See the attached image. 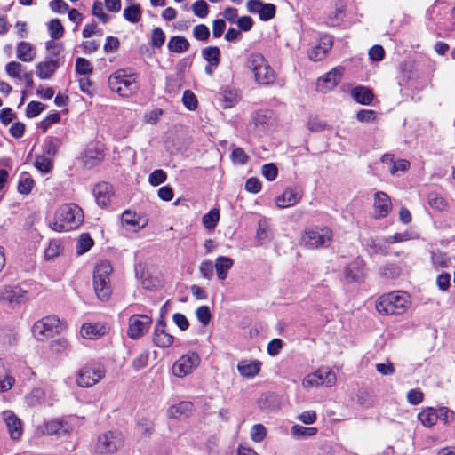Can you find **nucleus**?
I'll use <instances>...</instances> for the list:
<instances>
[{"label":"nucleus","instance_id":"obj_45","mask_svg":"<svg viewBox=\"0 0 455 455\" xmlns=\"http://www.w3.org/2000/svg\"><path fill=\"white\" fill-rule=\"evenodd\" d=\"M220 220V212L218 209H212L202 218V222L207 229H213Z\"/></svg>","mask_w":455,"mask_h":455},{"label":"nucleus","instance_id":"obj_19","mask_svg":"<svg viewBox=\"0 0 455 455\" xmlns=\"http://www.w3.org/2000/svg\"><path fill=\"white\" fill-rule=\"evenodd\" d=\"M93 195L98 205L105 207L110 203L113 196V188L108 182H100L94 187Z\"/></svg>","mask_w":455,"mask_h":455},{"label":"nucleus","instance_id":"obj_5","mask_svg":"<svg viewBox=\"0 0 455 455\" xmlns=\"http://www.w3.org/2000/svg\"><path fill=\"white\" fill-rule=\"evenodd\" d=\"M106 376L105 367L96 362H90L76 372V383L78 387L88 388L100 382Z\"/></svg>","mask_w":455,"mask_h":455},{"label":"nucleus","instance_id":"obj_48","mask_svg":"<svg viewBox=\"0 0 455 455\" xmlns=\"http://www.w3.org/2000/svg\"><path fill=\"white\" fill-rule=\"evenodd\" d=\"M432 264L435 268L447 267L449 265V258L446 253L441 251H433L431 253Z\"/></svg>","mask_w":455,"mask_h":455},{"label":"nucleus","instance_id":"obj_36","mask_svg":"<svg viewBox=\"0 0 455 455\" xmlns=\"http://www.w3.org/2000/svg\"><path fill=\"white\" fill-rule=\"evenodd\" d=\"M60 140L56 137H47L44 140L43 155L48 157H53L58 153L60 147Z\"/></svg>","mask_w":455,"mask_h":455},{"label":"nucleus","instance_id":"obj_13","mask_svg":"<svg viewBox=\"0 0 455 455\" xmlns=\"http://www.w3.org/2000/svg\"><path fill=\"white\" fill-rule=\"evenodd\" d=\"M392 204L389 196L382 191L374 195L373 214L375 219L385 218L391 211Z\"/></svg>","mask_w":455,"mask_h":455},{"label":"nucleus","instance_id":"obj_32","mask_svg":"<svg viewBox=\"0 0 455 455\" xmlns=\"http://www.w3.org/2000/svg\"><path fill=\"white\" fill-rule=\"evenodd\" d=\"M112 271H113L112 266L108 261H107V260L100 261L95 267V270L93 273V279H97L99 281H100V279L104 280V281H110L109 275L112 273Z\"/></svg>","mask_w":455,"mask_h":455},{"label":"nucleus","instance_id":"obj_62","mask_svg":"<svg viewBox=\"0 0 455 455\" xmlns=\"http://www.w3.org/2000/svg\"><path fill=\"white\" fill-rule=\"evenodd\" d=\"M238 101V95L233 91H225L222 97L223 108H233Z\"/></svg>","mask_w":455,"mask_h":455},{"label":"nucleus","instance_id":"obj_42","mask_svg":"<svg viewBox=\"0 0 455 455\" xmlns=\"http://www.w3.org/2000/svg\"><path fill=\"white\" fill-rule=\"evenodd\" d=\"M5 71L9 76L19 80H21L23 73L26 72L24 66L17 61H11L7 63L5 66Z\"/></svg>","mask_w":455,"mask_h":455},{"label":"nucleus","instance_id":"obj_53","mask_svg":"<svg viewBox=\"0 0 455 455\" xmlns=\"http://www.w3.org/2000/svg\"><path fill=\"white\" fill-rule=\"evenodd\" d=\"M92 13L104 24L110 20V16L104 12L103 4L100 1L93 3Z\"/></svg>","mask_w":455,"mask_h":455},{"label":"nucleus","instance_id":"obj_22","mask_svg":"<svg viewBox=\"0 0 455 455\" xmlns=\"http://www.w3.org/2000/svg\"><path fill=\"white\" fill-rule=\"evenodd\" d=\"M15 384V378L4 362L0 359V393L10 390Z\"/></svg>","mask_w":455,"mask_h":455},{"label":"nucleus","instance_id":"obj_51","mask_svg":"<svg viewBox=\"0 0 455 455\" xmlns=\"http://www.w3.org/2000/svg\"><path fill=\"white\" fill-rule=\"evenodd\" d=\"M35 166L41 172L48 173L52 168L51 157H48L44 155L37 156L35 161Z\"/></svg>","mask_w":455,"mask_h":455},{"label":"nucleus","instance_id":"obj_33","mask_svg":"<svg viewBox=\"0 0 455 455\" xmlns=\"http://www.w3.org/2000/svg\"><path fill=\"white\" fill-rule=\"evenodd\" d=\"M45 432L48 435L66 434L68 430V424L60 419H53L45 423Z\"/></svg>","mask_w":455,"mask_h":455},{"label":"nucleus","instance_id":"obj_46","mask_svg":"<svg viewBox=\"0 0 455 455\" xmlns=\"http://www.w3.org/2000/svg\"><path fill=\"white\" fill-rule=\"evenodd\" d=\"M93 243V240L88 234H82L76 243V253L82 255L87 252Z\"/></svg>","mask_w":455,"mask_h":455},{"label":"nucleus","instance_id":"obj_37","mask_svg":"<svg viewBox=\"0 0 455 455\" xmlns=\"http://www.w3.org/2000/svg\"><path fill=\"white\" fill-rule=\"evenodd\" d=\"M34 180L28 172H22L20 176L19 184H18V191L23 195H28L33 187H34Z\"/></svg>","mask_w":455,"mask_h":455},{"label":"nucleus","instance_id":"obj_28","mask_svg":"<svg viewBox=\"0 0 455 455\" xmlns=\"http://www.w3.org/2000/svg\"><path fill=\"white\" fill-rule=\"evenodd\" d=\"M104 327L99 323H84L81 327V335L84 339H94L104 334Z\"/></svg>","mask_w":455,"mask_h":455},{"label":"nucleus","instance_id":"obj_61","mask_svg":"<svg viewBox=\"0 0 455 455\" xmlns=\"http://www.w3.org/2000/svg\"><path fill=\"white\" fill-rule=\"evenodd\" d=\"M262 175L269 181H273L278 175V169L273 163L265 164L262 166Z\"/></svg>","mask_w":455,"mask_h":455},{"label":"nucleus","instance_id":"obj_18","mask_svg":"<svg viewBox=\"0 0 455 455\" xmlns=\"http://www.w3.org/2000/svg\"><path fill=\"white\" fill-rule=\"evenodd\" d=\"M262 363L259 360H241L237 363V371L241 376L252 379L257 376L261 370Z\"/></svg>","mask_w":455,"mask_h":455},{"label":"nucleus","instance_id":"obj_17","mask_svg":"<svg viewBox=\"0 0 455 455\" xmlns=\"http://www.w3.org/2000/svg\"><path fill=\"white\" fill-rule=\"evenodd\" d=\"M345 276L347 280L359 282L365 275V262L361 258H356L345 268Z\"/></svg>","mask_w":455,"mask_h":455},{"label":"nucleus","instance_id":"obj_41","mask_svg":"<svg viewBox=\"0 0 455 455\" xmlns=\"http://www.w3.org/2000/svg\"><path fill=\"white\" fill-rule=\"evenodd\" d=\"M62 251L61 243L60 240L52 239L49 242L47 248L44 250V259L50 260L59 256Z\"/></svg>","mask_w":455,"mask_h":455},{"label":"nucleus","instance_id":"obj_10","mask_svg":"<svg viewBox=\"0 0 455 455\" xmlns=\"http://www.w3.org/2000/svg\"><path fill=\"white\" fill-rule=\"evenodd\" d=\"M124 444V436L120 432L108 431L98 439V450L101 453H114Z\"/></svg>","mask_w":455,"mask_h":455},{"label":"nucleus","instance_id":"obj_47","mask_svg":"<svg viewBox=\"0 0 455 455\" xmlns=\"http://www.w3.org/2000/svg\"><path fill=\"white\" fill-rule=\"evenodd\" d=\"M448 8V4L444 1L436 0L435 4L427 10V15L430 20H435L441 17L443 12Z\"/></svg>","mask_w":455,"mask_h":455},{"label":"nucleus","instance_id":"obj_39","mask_svg":"<svg viewBox=\"0 0 455 455\" xmlns=\"http://www.w3.org/2000/svg\"><path fill=\"white\" fill-rule=\"evenodd\" d=\"M315 372L319 376V382H324L321 386L332 387L337 381L336 374L329 369H319Z\"/></svg>","mask_w":455,"mask_h":455},{"label":"nucleus","instance_id":"obj_9","mask_svg":"<svg viewBox=\"0 0 455 455\" xmlns=\"http://www.w3.org/2000/svg\"><path fill=\"white\" fill-rule=\"evenodd\" d=\"M200 357L196 353L180 356L172 366V373L179 378L190 374L200 364Z\"/></svg>","mask_w":455,"mask_h":455},{"label":"nucleus","instance_id":"obj_35","mask_svg":"<svg viewBox=\"0 0 455 455\" xmlns=\"http://www.w3.org/2000/svg\"><path fill=\"white\" fill-rule=\"evenodd\" d=\"M427 203L431 208L436 211L442 212L448 208V203L446 199L436 192L428 193Z\"/></svg>","mask_w":455,"mask_h":455},{"label":"nucleus","instance_id":"obj_12","mask_svg":"<svg viewBox=\"0 0 455 455\" xmlns=\"http://www.w3.org/2000/svg\"><path fill=\"white\" fill-rule=\"evenodd\" d=\"M333 46V36L323 35L320 37L319 44L308 52V58L312 61L323 60Z\"/></svg>","mask_w":455,"mask_h":455},{"label":"nucleus","instance_id":"obj_44","mask_svg":"<svg viewBox=\"0 0 455 455\" xmlns=\"http://www.w3.org/2000/svg\"><path fill=\"white\" fill-rule=\"evenodd\" d=\"M345 15V6L343 4H336L335 10L332 14L327 18V24L331 27L339 26L343 20Z\"/></svg>","mask_w":455,"mask_h":455},{"label":"nucleus","instance_id":"obj_3","mask_svg":"<svg viewBox=\"0 0 455 455\" xmlns=\"http://www.w3.org/2000/svg\"><path fill=\"white\" fill-rule=\"evenodd\" d=\"M246 67L253 73L255 81L262 85H268L275 82V73L259 52H253L249 55Z\"/></svg>","mask_w":455,"mask_h":455},{"label":"nucleus","instance_id":"obj_31","mask_svg":"<svg viewBox=\"0 0 455 455\" xmlns=\"http://www.w3.org/2000/svg\"><path fill=\"white\" fill-rule=\"evenodd\" d=\"M17 58L24 62H31L35 58V49L31 44L22 41L17 45Z\"/></svg>","mask_w":455,"mask_h":455},{"label":"nucleus","instance_id":"obj_34","mask_svg":"<svg viewBox=\"0 0 455 455\" xmlns=\"http://www.w3.org/2000/svg\"><path fill=\"white\" fill-rule=\"evenodd\" d=\"M202 56L210 65L217 67L220 60V50L217 46H208L202 50Z\"/></svg>","mask_w":455,"mask_h":455},{"label":"nucleus","instance_id":"obj_30","mask_svg":"<svg viewBox=\"0 0 455 455\" xmlns=\"http://www.w3.org/2000/svg\"><path fill=\"white\" fill-rule=\"evenodd\" d=\"M418 419L426 427H431L438 420L437 411L432 407H427L418 414Z\"/></svg>","mask_w":455,"mask_h":455},{"label":"nucleus","instance_id":"obj_26","mask_svg":"<svg viewBox=\"0 0 455 455\" xmlns=\"http://www.w3.org/2000/svg\"><path fill=\"white\" fill-rule=\"evenodd\" d=\"M351 95L356 102L363 105H369L373 100L372 92L364 86H357L354 88L351 92Z\"/></svg>","mask_w":455,"mask_h":455},{"label":"nucleus","instance_id":"obj_52","mask_svg":"<svg viewBox=\"0 0 455 455\" xmlns=\"http://www.w3.org/2000/svg\"><path fill=\"white\" fill-rule=\"evenodd\" d=\"M182 102L188 110H196L198 106L197 98L190 90H186L183 92Z\"/></svg>","mask_w":455,"mask_h":455},{"label":"nucleus","instance_id":"obj_8","mask_svg":"<svg viewBox=\"0 0 455 455\" xmlns=\"http://www.w3.org/2000/svg\"><path fill=\"white\" fill-rule=\"evenodd\" d=\"M151 323L152 319L147 315H132L128 320L127 336L139 339L148 332Z\"/></svg>","mask_w":455,"mask_h":455},{"label":"nucleus","instance_id":"obj_21","mask_svg":"<svg viewBox=\"0 0 455 455\" xmlns=\"http://www.w3.org/2000/svg\"><path fill=\"white\" fill-rule=\"evenodd\" d=\"M3 415L11 438L20 439L22 435L20 420L12 411H4Z\"/></svg>","mask_w":455,"mask_h":455},{"label":"nucleus","instance_id":"obj_4","mask_svg":"<svg viewBox=\"0 0 455 455\" xmlns=\"http://www.w3.org/2000/svg\"><path fill=\"white\" fill-rule=\"evenodd\" d=\"M108 86L121 97H130L137 92L139 83L135 74H128L126 70L119 69L108 77Z\"/></svg>","mask_w":455,"mask_h":455},{"label":"nucleus","instance_id":"obj_2","mask_svg":"<svg viewBox=\"0 0 455 455\" xmlns=\"http://www.w3.org/2000/svg\"><path fill=\"white\" fill-rule=\"evenodd\" d=\"M411 305L407 292L396 291L381 295L376 301L377 311L383 315H402Z\"/></svg>","mask_w":455,"mask_h":455},{"label":"nucleus","instance_id":"obj_59","mask_svg":"<svg viewBox=\"0 0 455 455\" xmlns=\"http://www.w3.org/2000/svg\"><path fill=\"white\" fill-rule=\"evenodd\" d=\"M259 15L261 20L267 21L273 19L275 15V6L273 4L263 3Z\"/></svg>","mask_w":455,"mask_h":455},{"label":"nucleus","instance_id":"obj_6","mask_svg":"<svg viewBox=\"0 0 455 455\" xmlns=\"http://www.w3.org/2000/svg\"><path fill=\"white\" fill-rule=\"evenodd\" d=\"M332 231L328 227H314L304 231L301 243L308 249H318L330 245Z\"/></svg>","mask_w":455,"mask_h":455},{"label":"nucleus","instance_id":"obj_58","mask_svg":"<svg viewBox=\"0 0 455 455\" xmlns=\"http://www.w3.org/2000/svg\"><path fill=\"white\" fill-rule=\"evenodd\" d=\"M193 12L199 18H205L209 12V6L204 0L196 1L192 5Z\"/></svg>","mask_w":455,"mask_h":455},{"label":"nucleus","instance_id":"obj_57","mask_svg":"<svg viewBox=\"0 0 455 455\" xmlns=\"http://www.w3.org/2000/svg\"><path fill=\"white\" fill-rule=\"evenodd\" d=\"M44 109V105L39 101H30L26 108V116L28 118L37 116Z\"/></svg>","mask_w":455,"mask_h":455},{"label":"nucleus","instance_id":"obj_50","mask_svg":"<svg viewBox=\"0 0 455 455\" xmlns=\"http://www.w3.org/2000/svg\"><path fill=\"white\" fill-rule=\"evenodd\" d=\"M165 39V34L161 28H155L152 30L151 45L153 47L160 49L164 45Z\"/></svg>","mask_w":455,"mask_h":455},{"label":"nucleus","instance_id":"obj_60","mask_svg":"<svg viewBox=\"0 0 455 455\" xmlns=\"http://www.w3.org/2000/svg\"><path fill=\"white\" fill-rule=\"evenodd\" d=\"M196 315L197 317V320L203 324L207 325L212 318V314L210 311V308L208 306H201L199 307L196 311Z\"/></svg>","mask_w":455,"mask_h":455},{"label":"nucleus","instance_id":"obj_27","mask_svg":"<svg viewBox=\"0 0 455 455\" xmlns=\"http://www.w3.org/2000/svg\"><path fill=\"white\" fill-rule=\"evenodd\" d=\"M189 42L182 36H172L167 44L168 50L176 53L187 52L189 49Z\"/></svg>","mask_w":455,"mask_h":455},{"label":"nucleus","instance_id":"obj_1","mask_svg":"<svg viewBox=\"0 0 455 455\" xmlns=\"http://www.w3.org/2000/svg\"><path fill=\"white\" fill-rule=\"evenodd\" d=\"M83 221V210L76 204H65L57 210L50 228L57 232H68L77 228Z\"/></svg>","mask_w":455,"mask_h":455},{"label":"nucleus","instance_id":"obj_49","mask_svg":"<svg viewBox=\"0 0 455 455\" xmlns=\"http://www.w3.org/2000/svg\"><path fill=\"white\" fill-rule=\"evenodd\" d=\"M76 72L79 75H90L93 71V67L89 60L84 58L78 57L76 60Z\"/></svg>","mask_w":455,"mask_h":455},{"label":"nucleus","instance_id":"obj_15","mask_svg":"<svg viewBox=\"0 0 455 455\" xmlns=\"http://www.w3.org/2000/svg\"><path fill=\"white\" fill-rule=\"evenodd\" d=\"M302 197L301 193L295 188H287L283 194L275 198L278 208H287L297 204Z\"/></svg>","mask_w":455,"mask_h":455},{"label":"nucleus","instance_id":"obj_14","mask_svg":"<svg viewBox=\"0 0 455 455\" xmlns=\"http://www.w3.org/2000/svg\"><path fill=\"white\" fill-rule=\"evenodd\" d=\"M1 298L10 304H22L28 299V291L19 286H6Z\"/></svg>","mask_w":455,"mask_h":455},{"label":"nucleus","instance_id":"obj_64","mask_svg":"<svg viewBox=\"0 0 455 455\" xmlns=\"http://www.w3.org/2000/svg\"><path fill=\"white\" fill-rule=\"evenodd\" d=\"M436 411L438 419H441L445 424L451 423L455 420V412L447 407H441Z\"/></svg>","mask_w":455,"mask_h":455},{"label":"nucleus","instance_id":"obj_56","mask_svg":"<svg viewBox=\"0 0 455 455\" xmlns=\"http://www.w3.org/2000/svg\"><path fill=\"white\" fill-rule=\"evenodd\" d=\"M193 36L198 41H207L210 37V30L204 24H199L193 28Z\"/></svg>","mask_w":455,"mask_h":455},{"label":"nucleus","instance_id":"obj_24","mask_svg":"<svg viewBox=\"0 0 455 455\" xmlns=\"http://www.w3.org/2000/svg\"><path fill=\"white\" fill-rule=\"evenodd\" d=\"M234 261L231 258L226 256H219L216 259L214 267L217 276L223 281L228 277V271L232 268Z\"/></svg>","mask_w":455,"mask_h":455},{"label":"nucleus","instance_id":"obj_20","mask_svg":"<svg viewBox=\"0 0 455 455\" xmlns=\"http://www.w3.org/2000/svg\"><path fill=\"white\" fill-rule=\"evenodd\" d=\"M153 341L159 347H168L173 343V336L165 331V323L159 321L155 327Z\"/></svg>","mask_w":455,"mask_h":455},{"label":"nucleus","instance_id":"obj_38","mask_svg":"<svg viewBox=\"0 0 455 455\" xmlns=\"http://www.w3.org/2000/svg\"><path fill=\"white\" fill-rule=\"evenodd\" d=\"M141 10L139 4H132L124 10V18L132 23H137L141 19Z\"/></svg>","mask_w":455,"mask_h":455},{"label":"nucleus","instance_id":"obj_63","mask_svg":"<svg viewBox=\"0 0 455 455\" xmlns=\"http://www.w3.org/2000/svg\"><path fill=\"white\" fill-rule=\"evenodd\" d=\"M231 159L234 163L243 165L248 162L249 156L242 148H235L231 153Z\"/></svg>","mask_w":455,"mask_h":455},{"label":"nucleus","instance_id":"obj_40","mask_svg":"<svg viewBox=\"0 0 455 455\" xmlns=\"http://www.w3.org/2000/svg\"><path fill=\"white\" fill-rule=\"evenodd\" d=\"M47 29L50 36L54 39H60L64 33L63 26L59 19H52L47 23Z\"/></svg>","mask_w":455,"mask_h":455},{"label":"nucleus","instance_id":"obj_23","mask_svg":"<svg viewBox=\"0 0 455 455\" xmlns=\"http://www.w3.org/2000/svg\"><path fill=\"white\" fill-rule=\"evenodd\" d=\"M59 68V60L50 59L44 62H39L36 65V75L41 79L50 78Z\"/></svg>","mask_w":455,"mask_h":455},{"label":"nucleus","instance_id":"obj_55","mask_svg":"<svg viewBox=\"0 0 455 455\" xmlns=\"http://www.w3.org/2000/svg\"><path fill=\"white\" fill-rule=\"evenodd\" d=\"M251 438L256 443H260L267 435V429L262 424H255L251 429Z\"/></svg>","mask_w":455,"mask_h":455},{"label":"nucleus","instance_id":"obj_29","mask_svg":"<svg viewBox=\"0 0 455 455\" xmlns=\"http://www.w3.org/2000/svg\"><path fill=\"white\" fill-rule=\"evenodd\" d=\"M193 410V403L188 401H182L178 404L172 405L168 409V415L172 418H180L188 416Z\"/></svg>","mask_w":455,"mask_h":455},{"label":"nucleus","instance_id":"obj_11","mask_svg":"<svg viewBox=\"0 0 455 455\" xmlns=\"http://www.w3.org/2000/svg\"><path fill=\"white\" fill-rule=\"evenodd\" d=\"M344 70L345 69L343 67L337 66L331 71L319 77L316 83L317 91L325 93L333 90L340 82L344 74Z\"/></svg>","mask_w":455,"mask_h":455},{"label":"nucleus","instance_id":"obj_25","mask_svg":"<svg viewBox=\"0 0 455 455\" xmlns=\"http://www.w3.org/2000/svg\"><path fill=\"white\" fill-rule=\"evenodd\" d=\"M93 287L97 298L101 301H108L112 294L110 281L93 279Z\"/></svg>","mask_w":455,"mask_h":455},{"label":"nucleus","instance_id":"obj_7","mask_svg":"<svg viewBox=\"0 0 455 455\" xmlns=\"http://www.w3.org/2000/svg\"><path fill=\"white\" fill-rule=\"evenodd\" d=\"M63 330V326L60 319L55 315L45 316L36 322L33 325L32 331L35 338L38 340H44L54 334L60 333Z\"/></svg>","mask_w":455,"mask_h":455},{"label":"nucleus","instance_id":"obj_16","mask_svg":"<svg viewBox=\"0 0 455 455\" xmlns=\"http://www.w3.org/2000/svg\"><path fill=\"white\" fill-rule=\"evenodd\" d=\"M121 220L123 226L133 231L142 229L148 224V220L145 218L130 210H126L123 212Z\"/></svg>","mask_w":455,"mask_h":455},{"label":"nucleus","instance_id":"obj_43","mask_svg":"<svg viewBox=\"0 0 455 455\" xmlns=\"http://www.w3.org/2000/svg\"><path fill=\"white\" fill-rule=\"evenodd\" d=\"M379 274L387 279H395L400 275L401 268L396 264L388 263L379 268Z\"/></svg>","mask_w":455,"mask_h":455},{"label":"nucleus","instance_id":"obj_54","mask_svg":"<svg viewBox=\"0 0 455 455\" xmlns=\"http://www.w3.org/2000/svg\"><path fill=\"white\" fill-rule=\"evenodd\" d=\"M317 432V429L315 427H306L299 425H294L291 427V434L295 437H300V436H312L315 435Z\"/></svg>","mask_w":455,"mask_h":455}]
</instances>
